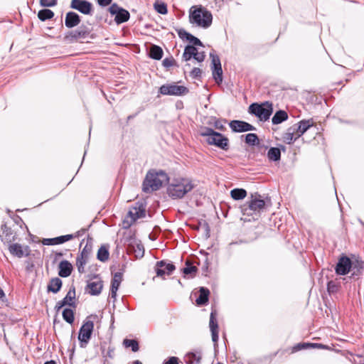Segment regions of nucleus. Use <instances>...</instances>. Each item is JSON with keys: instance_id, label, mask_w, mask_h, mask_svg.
<instances>
[{"instance_id": "obj_1", "label": "nucleus", "mask_w": 364, "mask_h": 364, "mask_svg": "<svg viewBox=\"0 0 364 364\" xmlns=\"http://www.w3.org/2000/svg\"><path fill=\"white\" fill-rule=\"evenodd\" d=\"M194 187L195 184L190 178H174L167 187V193L173 199H179L191 192Z\"/></svg>"}, {"instance_id": "obj_2", "label": "nucleus", "mask_w": 364, "mask_h": 364, "mask_svg": "<svg viewBox=\"0 0 364 364\" xmlns=\"http://www.w3.org/2000/svg\"><path fill=\"white\" fill-rule=\"evenodd\" d=\"M189 21L196 26L206 29L212 24L213 15L202 6H193L189 11Z\"/></svg>"}, {"instance_id": "obj_3", "label": "nucleus", "mask_w": 364, "mask_h": 364, "mask_svg": "<svg viewBox=\"0 0 364 364\" xmlns=\"http://www.w3.org/2000/svg\"><path fill=\"white\" fill-rule=\"evenodd\" d=\"M168 176L164 171H150L146 173L143 182L142 190L145 193H151L159 190L168 181Z\"/></svg>"}, {"instance_id": "obj_4", "label": "nucleus", "mask_w": 364, "mask_h": 364, "mask_svg": "<svg viewBox=\"0 0 364 364\" xmlns=\"http://www.w3.org/2000/svg\"><path fill=\"white\" fill-rule=\"evenodd\" d=\"M200 135L205 137L206 141L223 150L228 149V139L222 134L215 132L211 128L205 127L200 132Z\"/></svg>"}, {"instance_id": "obj_5", "label": "nucleus", "mask_w": 364, "mask_h": 364, "mask_svg": "<svg viewBox=\"0 0 364 364\" xmlns=\"http://www.w3.org/2000/svg\"><path fill=\"white\" fill-rule=\"evenodd\" d=\"M363 268V263L358 262L353 263L349 257L343 256L338 259L336 267V272L338 275H346L352 270V275L354 276L358 275Z\"/></svg>"}, {"instance_id": "obj_6", "label": "nucleus", "mask_w": 364, "mask_h": 364, "mask_svg": "<svg viewBox=\"0 0 364 364\" xmlns=\"http://www.w3.org/2000/svg\"><path fill=\"white\" fill-rule=\"evenodd\" d=\"M249 112L255 115L262 122L267 121L273 112L272 102H265L262 104L252 103L249 107Z\"/></svg>"}, {"instance_id": "obj_7", "label": "nucleus", "mask_w": 364, "mask_h": 364, "mask_svg": "<svg viewBox=\"0 0 364 364\" xmlns=\"http://www.w3.org/2000/svg\"><path fill=\"white\" fill-rule=\"evenodd\" d=\"M159 92L162 95L181 96L187 94L188 90L185 86L170 83L161 85Z\"/></svg>"}, {"instance_id": "obj_8", "label": "nucleus", "mask_w": 364, "mask_h": 364, "mask_svg": "<svg viewBox=\"0 0 364 364\" xmlns=\"http://www.w3.org/2000/svg\"><path fill=\"white\" fill-rule=\"evenodd\" d=\"M93 328V321L88 319H87L81 326L79 331L78 340L80 341L82 347L84 346L82 343L86 345L88 343L91 338Z\"/></svg>"}, {"instance_id": "obj_9", "label": "nucleus", "mask_w": 364, "mask_h": 364, "mask_svg": "<svg viewBox=\"0 0 364 364\" xmlns=\"http://www.w3.org/2000/svg\"><path fill=\"white\" fill-rule=\"evenodd\" d=\"M109 11L112 16H115L114 21L117 24L127 21L130 17L129 11L119 7L117 4H112Z\"/></svg>"}, {"instance_id": "obj_10", "label": "nucleus", "mask_w": 364, "mask_h": 364, "mask_svg": "<svg viewBox=\"0 0 364 364\" xmlns=\"http://www.w3.org/2000/svg\"><path fill=\"white\" fill-rule=\"evenodd\" d=\"M212 63V74L214 80L218 84L223 81V70L220 58L214 53H210Z\"/></svg>"}, {"instance_id": "obj_11", "label": "nucleus", "mask_w": 364, "mask_h": 364, "mask_svg": "<svg viewBox=\"0 0 364 364\" xmlns=\"http://www.w3.org/2000/svg\"><path fill=\"white\" fill-rule=\"evenodd\" d=\"M146 210L143 204H139L136 206L132 207L128 212L127 219L128 221L127 227L130 226L134 222L139 218L145 217Z\"/></svg>"}, {"instance_id": "obj_12", "label": "nucleus", "mask_w": 364, "mask_h": 364, "mask_svg": "<svg viewBox=\"0 0 364 364\" xmlns=\"http://www.w3.org/2000/svg\"><path fill=\"white\" fill-rule=\"evenodd\" d=\"M70 6L85 15L91 14L92 11V4L87 0H72Z\"/></svg>"}, {"instance_id": "obj_13", "label": "nucleus", "mask_w": 364, "mask_h": 364, "mask_svg": "<svg viewBox=\"0 0 364 364\" xmlns=\"http://www.w3.org/2000/svg\"><path fill=\"white\" fill-rule=\"evenodd\" d=\"M175 269V266L171 263H166L164 261L156 262L155 271L158 277H164L166 275H170Z\"/></svg>"}, {"instance_id": "obj_14", "label": "nucleus", "mask_w": 364, "mask_h": 364, "mask_svg": "<svg viewBox=\"0 0 364 364\" xmlns=\"http://www.w3.org/2000/svg\"><path fill=\"white\" fill-rule=\"evenodd\" d=\"M203 358V351L197 348L188 352L184 358L186 364H200Z\"/></svg>"}, {"instance_id": "obj_15", "label": "nucleus", "mask_w": 364, "mask_h": 364, "mask_svg": "<svg viewBox=\"0 0 364 364\" xmlns=\"http://www.w3.org/2000/svg\"><path fill=\"white\" fill-rule=\"evenodd\" d=\"M229 126L234 132H244L255 130V127L254 126L246 122L240 120H232L230 122Z\"/></svg>"}, {"instance_id": "obj_16", "label": "nucleus", "mask_w": 364, "mask_h": 364, "mask_svg": "<svg viewBox=\"0 0 364 364\" xmlns=\"http://www.w3.org/2000/svg\"><path fill=\"white\" fill-rule=\"evenodd\" d=\"M9 252L11 255L21 258L24 256H28L30 253V250L28 246H22L20 244H11L9 247Z\"/></svg>"}, {"instance_id": "obj_17", "label": "nucleus", "mask_w": 364, "mask_h": 364, "mask_svg": "<svg viewBox=\"0 0 364 364\" xmlns=\"http://www.w3.org/2000/svg\"><path fill=\"white\" fill-rule=\"evenodd\" d=\"M314 125V122L312 119H303L294 124L296 127V137L301 136L310 127Z\"/></svg>"}, {"instance_id": "obj_18", "label": "nucleus", "mask_w": 364, "mask_h": 364, "mask_svg": "<svg viewBox=\"0 0 364 364\" xmlns=\"http://www.w3.org/2000/svg\"><path fill=\"white\" fill-rule=\"evenodd\" d=\"M251 200L249 202V208L253 212H260L264 210L265 206V201L261 198L260 196H252Z\"/></svg>"}, {"instance_id": "obj_19", "label": "nucleus", "mask_w": 364, "mask_h": 364, "mask_svg": "<svg viewBox=\"0 0 364 364\" xmlns=\"http://www.w3.org/2000/svg\"><path fill=\"white\" fill-rule=\"evenodd\" d=\"M209 326L212 334V340L216 343L218 341V324L216 320V314L214 311H212L210 313Z\"/></svg>"}, {"instance_id": "obj_20", "label": "nucleus", "mask_w": 364, "mask_h": 364, "mask_svg": "<svg viewBox=\"0 0 364 364\" xmlns=\"http://www.w3.org/2000/svg\"><path fill=\"white\" fill-rule=\"evenodd\" d=\"M80 22V16L73 12V11H69L66 14L65 18V26L68 28H71L76 26H77Z\"/></svg>"}, {"instance_id": "obj_21", "label": "nucleus", "mask_w": 364, "mask_h": 364, "mask_svg": "<svg viewBox=\"0 0 364 364\" xmlns=\"http://www.w3.org/2000/svg\"><path fill=\"white\" fill-rule=\"evenodd\" d=\"M122 281V274L120 272H116L112 279L111 284V298L116 299L117 291L119 287V285Z\"/></svg>"}, {"instance_id": "obj_22", "label": "nucleus", "mask_w": 364, "mask_h": 364, "mask_svg": "<svg viewBox=\"0 0 364 364\" xmlns=\"http://www.w3.org/2000/svg\"><path fill=\"white\" fill-rule=\"evenodd\" d=\"M58 274L61 277H69L73 271V265L68 260H63L58 264Z\"/></svg>"}, {"instance_id": "obj_23", "label": "nucleus", "mask_w": 364, "mask_h": 364, "mask_svg": "<svg viewBox=\"0 0 364 364\" xmlns=\"http://www.w3.org/2000/svg\"><path fill=\"white\" fill-rule=\"evenodd\" d=\"M85 232V230L82 229V230L75 232L74 234H68V235H61L59 237H54L55 245L63 244V243H64L67 241H69L73 238L79 237L82 236V235H84Z\"/></svg>"}, {"instance_id": "obj_24", "label": "nucleus", "mask_w": 364, "mask_h": 364, "mask_svg": "<svg viewBox=\"0 0 364 364\" xmlns=\"http://www.w3.org/2000/svg\"><path fill=\"white\" fill-rule=\"evenodd\" d=\"M87 289L89 293L92 295H98L100 294L102 289V282L97 279L95 281L89 282L87 284Z\"/></svg>"}, {"instance_id": "obj_25", "label": "nucleus", "mask_w": 364, "mask_h": 364, "mask_svg": "<svg viewBox=\"0 0 364 364\" xmlns=\"http://www.w3.org/2000/svg\"><path fill=\"white\" fill-rule=\"evenodd\" d=\"M87 35V32L82 29H78L69 32L65 36V38L69 41H76L80 38H85Z\"/></svg>"}, {"instance_id": "obj_26", "label": "nucleus", "mask_w": 364, "mask_h": 364, "mask_svg": "<svg viewBox=\"0 0 364 364\" xmlns=\"http://www.w3.org/2000/svg\"><path fill=\"white\" fill-rule=\"evenodd\" d=\"M296 127L292 126L289 127L284 136V141L291 144L299 137H296Z\"/></svg>"}, {"instance_id": "obj_27", "label": "nucleus", "mask_w": 364, "mask_h": 364, "mask_svg": "<svg viewBox=\"0 0 364 364\" xmlns=\"http://www.w3.org/2000/svg\"><path fill=\"white\" fill-rule=\"evenodd\" d=\"M210 291L205 287H200L199 296L196 299V304L198 306H203L208 301V296Z\"/></svg>"}, {"instance_id": "obj_28", "label": "nucleus", "mask_w": 364, "mask_h": 364, "mask_svg": "<svg viewBox=\"0 0 364 364\" xmlns=\"http://www.w3.org/2000/svg\"><path fill=\"white\" fill-rule=\"evenodd\" d=\"M62 287V281L58 277H55L52 279L48 285V291H51L53 293H57L60 291Z\"/></svg>"}, {"instance_id": "obj_29", "label": "nucleus", "mask_w": 364, "mask_h": 364, "mask_svg": "<svg viewBox=\"0 0 364 364\" xmlns=\"http://www.w3.org/2000/svg\"><path fill=\"white\" fill-rule=\"evenodd\" d=\"M288 119V114L284 110H279L276 112L273 117L272 118V122L273 124H279Z\"/></svg>"}, {"instance_id": "obj_30", "label": "nucleus", "mask_w": 364, "mask_h": 364, "mask_svg": "<svg viewBox=\"0 0 364 364\" xmlns=\"http://www.w3.org/2000/svg\"><path fill=\"white\" fill-rule=\"evenodd\" d=\"M198 51L197 48L193 46H187L185 48L183 58L184 60L188 61L191 60L192 58H194L196 52Z\"/></svg>"}, {"instance_id": "obj_31", "label": "nucleus", "mask_w": 364, "mask_h": 364, "mask_svg": "<svg viewBox=\"0 0 364 364\" xmlns=\"http://www.w3.org/2000/svg\"><path fill=\"white\" fill-rule=\"evenodd\" d=\"M230 196L234 200H242L247 196V191L243 188H234L230 191Z\"/></svg>"}, {"instance_id": "obj_32", "label": "nucleus", "mask_w": 364, "mask_h": 364, "mask_svg": "<svg viewBox=\"0 0 364 364\" xmlns=\"http://www.w3.org/2000/svg\"><path fill=\"white\" fill-rule=\"evenodd\" d=\"M149 55L153 59L160 60L163 56V50L159 46L154 45L150 49Z\"/></svg>"}, {"instance_id": "obj_33", "label": "nucleus", "mask_w": 364, "mask_h": 364, "mask_svg": "<svg viewBox=\"0 0 364 364\" xmlns=\"http://www.w3.org/2000/svg\"><path fill=\"white\" fill-rule=\"evenodd\" d=\"M267 157L271 161H279L281 158V152L279 149L272 147L267 152Z\"/></svg>"}, {"instance_id": "obj_34", "label": "nucleus", "mask_w": 364, "mask_h": 364, "mask_svg": "<svg viewBox=\"0 0 364 364\" xmlns=\"http://www.w3.org/2000/svg\"><path fill=\"white\" fill-rule=\"evenodd\" d=\"M54 13L50 9H42L38 11V17L42 21L50 19L53 17Z\"/></svg>"}, {"instance_id": "obj_35", "label": "nucleus", "mask_w": 364, "mask_h": 364, "mask_svg": "<svg viewBox=\"0 0 364 364\" xmlns=\"http://www.w3.org/2000/svg\"><path fill=\"white\" fill-rule=\"evenodd\" d=\"M109 251L106 246H102L97 252V259L101 262H105L109 259Z\"/></svg>"}, {"instance_id": "obj_36", "label": "nucleus", "mask_w": 364, "mask_h": 364, "mask_svg": "<svg viewBox=\"0 0 364 364\" xmlns=\"http://www.w3.org/2000/svg\"><path fill=\"white\" fill-rule=\"evenodd\" d=\"M63 318L68 323H73L74 321V313L70 309L65 308L63 311Z\"/></svg>"}, {"instance_id": "obj_37", "label": "nucleus", "mask_w": 364, "mask_h": 364, "mask_svg": "<svg viewBox=\"0 0 364 364\" xmlns=\"http://www.w3.org/2000/svg\"><path fill=\"white\" fill-rule=\"evenodd\" d=\"M245 142L250 145L255 146L259 144V139L256 134L250 133L245 135Z\"/></svg>"}, {"instance_id": "obj_38", "label": "nucleus", "mask_w": 364, "mask_h": 364, "mask_svg": "<svg viewBox=\"0 0 364 364\" xmlns=\"http://www.w3.org/2000/svg\"><path fill=\"white\" fill-rule=\"evenodd\" d=\"M123 344L126 348H131L133 352L139 350V343L136 340L124 339Z\"/></svg>"}, {"instance_id": "obj_39", "label": "nucleus", "mask_w": 364, "mask_h": 364, "mask_svg": "<svg viewBox=\"0 0 364 364\" xmlns=\"http://www.w3.org/2000/svg\"><path fill=\"white\" fill-rule=\"evenodd\" d=\"M87 262V259L77 257L76 259V265L77 267V270L80 273L85 272V266L86 263Z\"/></svg>"}, {"instance_id": "obj_40", "label": "nucleus", "mask_w": 364, "mask_h": 364, "mask_svg": "<svg viewBox=\"0 0 364 364\" xmlns=\"http://www.w3.org/2000/svg\"><path fill=\"white\" fill-rule=\"evenodd\" d=\"M196 271L197 268L195 266L189 264L188 262L186 263V267L183 269V272L185 276L191 275V277H193Z\"/></svg>"}, {"instance_id": "obj_41", "label": "nucleus", "mask_w": 364, "mask_h": 364, "mask_svg": "<svg viewBox=\"0 0 364 364\" xmlns=\"http://www.w3.org/2000/svg\"><path fill=\"white\" fill-rule=\"evenodd\" d=\"M75 291L70 290L62 301H65V304L66 305L72 306L73 304V299H75Z\"/></svg>"}, {"instance_id": "obj_42", "label": "nucleus", "mask_w": 364, "mask_h": 364, "mask_svg": "<svg viewBox=\"0 0 364 364\" xmlns=\"http://www.w3.org/2000/svg\"><path fill=\"white\" fill-rule=\"evenodd\" d=\"M154 9L159 14H166L168 12L167 6L164 3L155 4Z\"/></svg>"}, {"instance_id": "obj_43", "label": "nucleus", "mask_w": 364, "mask_h": 364, "mask_svg": "<svg viewBox=\"0 0 364 364\" xmlns=\"http://www.w3.org/2000/svg\"><path fill=\"white\" fill-rule=\"evenodd\" d=\"M40 4L43 7H52L56 5L57 0H40Z\"/></svg>"}, {"instance_id": "obj_44", "label": "nucleus", "mask_w": 364, "mask_h": 364, "mask_svg": "<svg viewBox=\"0 0 364 364\" xmlns=\"http://www.w3.org/2000/svg\"><path fill=\"white\" fill-rule=\"evenodd\" d=\"M338 285L333 281L328 283L327 289L329 293H335L338 291Z\"/></svg>"}, {"instance_id": "obj_45", "label": "nucleus", "mask_w": 364, "mask_h": 364, "mask_svg": "<svg viewBox=\"0 0 364 364\" xmlns=\"http://www.w3.org/2000/svg\"><path fill=\"white\" fill-rule=\"evenodd\" d=\"M311 345L309 343H299L296 346H295L293 348L294 351H297L301 349H306L308 348H310Z\"/></svg>"}, {"instance_id": "obj_46", "label": "nucleus", "mask_w": 364, "mask_h": 364, "mask_svg": "<svg viewBox=\"0 0 364 364\" xmlns=\"http://www.w3.org/2000/svg\"><path fill=\"white\" fill-rule=\"evenodd\" d=\"M202 71L198 68H194L191 72V76L193 78H198L200 77Z\"/></svg>"}, {"instance_id": "obj_47", "label": "nucleus", "mask_w": 364, "mask_h": 364, "mask_svg": "<svg viewBox=\"0 0 364 364\" xmlns=\"http://www.w3.org/2000/svg\"><path fill=\"white\" fill-rule=\"evenodd\" d=\"M190 43H193L194 46H202L201 41L196 37L193 36L191 34V36H189L188 40Z\"/></svg>"}, {"instance_id": "obj_48", "label": "nucleus", "mask_w": 364, "mask_h": 364, "mask_svg": "<svg viewBox=\"0 0 364 364\" xmlns=\"http://www.w3.org/2000/svg\"><path fill=\"white\" fill-rule=\"evenodd\" d=\"M178 36L181 38L186 39V41H188L189 36H191V33H188L185 30L181 29L178 31Z\"/></svg>"}, {"instance_id": "obj_49", "label": "nucleus", "mask_w": 364, "mask_h": 364, "mask_svg": "<svg viewBox=\"0 0 364 364\" xmlns=\"http://www.w3.org/2000/svg\"><path fill=\"white\" fill-rule=\"evenodd\" d=\"M198 62L201 63L205 59V54L203 52H196L195 57L193 58Z\"/></svg>"}, {"instance_id": "obj_50", "label": "nucleus", "mask_w": 364, "mask_h": 364, "mask_svg": "<svg viewBox=\"0 0 364 364\" xmlns=\"http://www.w3.org/2000/svg\"><path fill=\"white\" fill-rule=\"evenodd\" d=\"M163 65L166 68L171 67L173 65V58H165L163 60Z\"/></svg>"}, {"instance_id": "obj_51", "label": "nucleus", "mask_w": 364, "mask_h": 364, "mask_svg": "<svg viewBox=\"0 0 364 364\" xmlns=\"http://www.w3.org/2000/svg\"><path fill=\"white\" fill-rule=\"evenodd\" d=\"M178 358L177 357H170L164 364H178Z\"/></svg>"}, {"instance_id": "obj_52", "label": "nucleus", "mask_w": 364, "mask_h": 364, "mask_svg": "<svg viewBox=\"0 0 364 364\" xmlns=\"http://www.w3.org/2000/svg\"><path fill=\"white\" fill-rule=\"evenodd\" d=\"M43 245H55L54 237L53 238L44 239V240L43 241Z\"/></svg>"}, {"instance_id": "obj_53", "label": "nucleus", "mask_w": 364, "mask_h": 364, "mask_svg": "<svg viewBox=\"0 0 364 364\" xmlns=\"http://www.w3.org/2000/svg\"><path fill=\"white\" fill-rule=\"evenodd\" d=\"M112 2V0H97V3L101 6H107L109 5Z\"/></svg>"}, {"instance_id": "obj_54", "label": "nucleus", "mask_w": 364, "mask_h": 364, "mask_svg": "<svg viewBox=\"0 0 364 364\" xmlns=\"http://www.w3.org/2000/svg\"><path fill=\"white\" fill-rule=\"evenodd\" d=\"M65 301H59L57 302L55 306V309L57 311H58L60 309H62L64 306H66V304H65Z\"/></svg>"}, {"instance_id": "obj_55", "label": "nucleus", "mask_w": 364, "mask_h": 364, "mask_svg": "<svg viewBox=\"0 0 364 364\" xmlns=\"http://www.w3.org/2000/svg\"><path fill=\"white\" fill-rule=\"evenodd\" d=\"M77 257H82V258L88 259L89 252L85 250V248H84L81 251L80 255H78Z\"/></svg>"}, {"instance_id": "obj_56", "label": "nucleus", "mask_w": 364, "mask_h": 364, "mask_svg": "<svg viewBox=\"0 0 364 364\" xmlns=\"http://www.w3.org/2000/svg\"><path fill=\"white\" fill-rule=\"evenodd\" d=\"M311 348H324L325 346L321 343H310Z\"/></svg>"}, {"instance_id": "obj_57", "label": "nucleus", "mask_w": 364, "mask_h": 364, "mask_svg": "<svg viewBox=\"0 0 364 364\" xmlns=\"http://www.w3.org/2000/svg\"><path fill=\"white\" fill-rule=\"evenodd\" d=\"M137 248L139 250V253H140L141 256L142 257L144 255V248H143L142 245H138Z\"/></svg>"}, {"instance_id": "obj_58", "label": "nucleus", "mask_w": 364, "mask_h": 364, "mask_svg": "<svg viewBox=\"0 0 364 364\" xmlns=\"http://www.w3.org/2000/svg\"><path fill=\"white\" fill-rule=\"evenodd\" d=\"M1 240L4 241V242H11V240L10 239H5L4 238V236H1Z\"/></svg>"}, {"instance_id": "obj_59", "label": "nucleus", "mask_w": 364, "mask_h": 364, "mask_svg": "<svg viewBox=\"0 0 364 364\" xmlns=\"http://www.w3.org/2000/svg\"><path fill=\"white\" fill-rule=\"evenodd\" d=\"M44 364H56V363L54 360H49L46 361Z\"/></svg>"}, {"instance_id": "obj_60", "label": "nucleus", "mask_w": 364, "mask_h": 364, "mask_svg": "<svg viewBox=\"0 0 364 364\" xmlns=\"http://www.w3.org/2000/svg\"><path fill=\"white\" fill-rule=\"evenodd\" d=\"M4 296V293L2 289L0 288V299H1Z\"/></svg>"}]
</instances>
